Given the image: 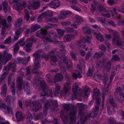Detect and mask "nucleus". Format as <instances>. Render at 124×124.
<instances>
[{
    "label": "nucleus",
    "mask_w": 124,
    "mask_h": 124,
    "mask_svg": "<svg viewBox=\"0 0 124 124\" xmlns=\"http://www.w3.org/2000/svg\"><path fill=\"white\" fill-rule=\"evenodd\" d=\"M32 104L33 106L32 110L34 111L37 112L41 108V106L39 101L37 100L34 101L32 102Z\"/></svg>",
    "instance_id": "obj_12"
},
{
    "label": "nucleus",
    "mask_w": 124,
    "mask_h": 124,
    "mask_svg": "<svg viewBox=\"0 0 124 124\" xmlns=\"http://www.w3.org/2000/svg\"><path fill=\"white\" fill-rule=\"evenodd\" d=\"M12 57L11 54H9L7 55L5 58V60H6L7 62L8 61L11 59Z\"/></svg>",
    "instance_id": "obj_64"
},
{
    "label": "nucleus",
    "mask_w": 124,
    "mask_h": 124,
    "mask_svg": "<svg viewBox=\"0 0 124 124\" xmlns=\"http://www.w3.org/2000/svg\"><path fill=\"white\" fill-rule=\"evenodd\" d=\"M63 79L62 75L61 74L58 73L56 74L54 76V81L53 82L55 83L57 82H60Z\"/></svg>",
    "instance_id": "obj_23"
},
{
    "label": "nucleus",
    "mask_w": 124,
    "mask_h": 124,
    "mask_svg": "<svg viewBox=\"0 0 124 124\" xmlns=\"http://www.w3.org/2000/svg\"><path fill=\"white\" fill-rule=\"evenodd\" d=\"M76 106L77 107L79 108L80 110H82L86 109L87 108V106L86 105H84L82 103H77Z\"/></svg>",
    "instance_id": "obj_37"
},
{
    "label": "nucleus",
    "mask_w": 124,
    "mask_h": 124,
    "mask_svg": "<svg viewBox=\"0 0 124 124\" xmlns=\"http://www.w3.org/2000/svg\"><path fill=\"white\" fill-rule=\"evenodd\" d=\"M74 19L75 21L72 26L74 28H77L79 24L83 22V19L80 16L78 15L75 16Z\"/></svg>",
    "instance_id": "obj_11"
},
{
    "label": "nucleus",
    "mask_w": 124,
    "mask_h": 124,
    "mask_svg": "<svg viewBox=\"0 0 124 124\" xmlns=\"http://www.w3.org/2000/svg\"><path fill=\"white\" fill-rule=\"evenodd\" d=\"M85 38L84 37L80 39L78 42L77 44L78 46L79 49L81 48H84L85 47Z\"/></svg>",
    "instance_id": "obj_18"
},
{
    "label": "nucleus",
    "mask_w": 124,
    "mask_h": 124,
    "mask_svg": "<svg viewBox=\"0 0 124 124\" xmlns=\"http://www.w3.org/2000/svg\"><path fill=\"white\" fill-rule=\"evenodd\" d=\"M82 30L85 34H90L91 33L90 29L88 27H83L82 28Z\"/></svg>",
    "instance_id": "obj_35"
},
{
    "label": "nucleus",
    "mask_w": 124,
    "mask_h": 124,
    "mask_svg": "<svg viewBox=\"0 0 124 124\" xmlns=\"http://www.w3.org/2000/svg\"><path fill=\"white\" fill-rule=\"evenodd\" d=\"M54 51L58 57L60 58V60L62 62L66 63V61L67 60L66 56L64 55H62L60 52L57 51L56 49L54 50Z\"/></svg>",
    "instance_id": "obj_13"
},
{
    "label": "nucleus",
    "mask_w": 124,
    "mask_h": 124,
    "mask_svg": "<svg viewBox=\"0 0 124 124\" xmlns=\"http://www.w3.org/2000/svg\"><path fill=\"white\" fill-rule=\"evenodd\" d=\"M90 92V89L89 87L87 86H85L84 89L83 91L82 92V94L84 98H86L88 96V92L89 93Z\"/></svg>",
    "instance_id": "obj_21"
},
{
    "label": "nucleus",
    "mask_w": 124,
    "mask_h": 124,
    "mask_svg": "<svg viewBox=\"0 0 124 124\" xmlns=\"http://www.w3.org/2000/svg\"><path fill=\"white\" fill-rule=\"evenodd\" d=\"M63 107L64 110L66 111H70L69 115L70 119V124H74L76 121V109H74L73 106L71 105L65 104L63 106Z\"/></svg>",
    "instance_id": "obj_1"
},
{
    "label": "nucleus",
    "mask_w": 124,
    "mask_h": 124,
    "mask_svg": "<svg viewBox=\"0 0 124 124\" xmlns=\"http://www.w3.org/2000/svg\"><path fill=\"white\" fill-rule=\"evenodd\" d=\"M11 4L13 5V8L17 10H19L22 7L21 3L16 0H13Z\"/></svg>",
    "instance_id": "obj_17"
},
{
    "label": "nucleus",
    "mask_w": 124,
    "mask_h": 124,
    "mask_svg": "<svg viewBox=\"0 0 124 124\" xmlns=\"http://www.w3.org/2000/svg\"><path fill=\"white\" fill-rule=\"evenodd\" d=\"M108 31L109 32L112 33L113 42L116 43L118 47L123 48L122 46H123L124 42L121 40L119 34L116 31L111 29H109Z\"/></svg>",
    "instance_id": "obj_3"
},
{
    "label": "nucleus",
    "mask_w": 124,
    "mask_h": 124,
    "mask_svg": "<svg viewBox=\"0 0 124 124\" xmlns=\"http://www.w3.org/2000/svg\"><path fill=\"white\" fill-rule=\"evenodd\" d=\"M115 93L117 95H119L122 93L121 88L120 87H117L116 89Z\"/></svg>",
    "instance_id": "obj_42"
},
{
    "label": "nucleus",
    "mask_w": 124,
    "mask_h": 124,
    "mask_svg": "<svg viewBox=\"0 0 124 124\" xmlns=\"http://www.w3.org/2000/svg\"><path fill=\"white\" fill-rule=\"evenodd\" d=\"M26 75H31V69L29 67H27L26 68Z\"/></svg>",
    "instance_id": "obj_63"
},
{
    "label": "nucleus",
    "mask_w": 124,
    "mask_h": 124,
    "mask_svg": "<svg viewBox=\"0 0 124 124\" xmlns=\"http://www.w3.org/2000/svg\"><path fill=\"white\" fill-rule=\"evenodd\" d=\"M54 52H50L49 53V55L50 57L51 61L54 63H55L57 61V59L56 57L54 55Z\"/></svg>",
    "instance_id": "obj_25"
},
{
    "label": "nucleus",
    "mask_w": 124,
    "mask_h": 124,
    "mask_svg": "<svg viewBox=\"0 0 124 124\" xmlns=\"http://www.w3.org/2000/svg\"><path fill=\"white\" fill-rule=\"evenodd\" d=\"M70 55L72 58L74 60H75L77 58L76 56L75 53L72 51H71L70 52Z\"/></svg>",
    "instance_id": "obj_59"
},
{
    "label": "nucleus",
    "mask_w": 124,
    "mask_h": 124,
    "mask_svg": "<svg viewBox=\"0 0 124 124\" xmlns=\"http://www.w3.org/2000/svg\"><path fill=\"white\" fill-rule=\"evenodd\" d=\"M40 85L43 92L40 93V96L44 97V96L49 95L48 92L49 88L44 80H42L40 81Z\"/></svg>",
    "instance_id": "obj_5"
},
{
    "label": "nucleus",
    "mask_w": 124,
    "mask_h": 124,
    "mask_svg": "<svg viewBox=\"0 0 124 124\" xmlns=\"http://www.w3.org/2000/svg\"><path fill=\"white\" fill-rule=\"evenodd\" d=\"M63 87L60 94L64 97L67 96L69 92L71 87L70 84H63Z\"/></svg>",
    "instance_id": "obj_7"
},
{
    "label": "nucleus",
    "mask_w": 124,
    "mask_h": 124,
    "mask_svg": "<svg viewBox=\"0 0 124 124\" xmlns=\"http://www.w3.org/2000/svg\"><path fill=\"white\" fill-rule=\"evenodd\" d=\"M55 103V104H53L52 106L54 107H57L58 106V103L57 101L56 100H47L46 101L45 103L44 108H46V109H48L50 107L52 106L51 102Z\"/></svg>",
    "instance_id": "obj_10"
},
{
    "label": "nucleus",
    "mask_w": 124,
    "mask_h": 124,
    "mask_svg": "<svg viewBox=\"0 0 124 124\" xmlns=\"http://www.w3.org/2000/svg\"><path fill=\"white\" fill-rule=\"evenodd\" d=\"M99 48L102 51L105 52L106 51L107 49L105 46L104 45L101 44L99 46Z\"/></svg>",
    "instance_id": "obj_58"
},
{
    "label": "nucleus",
    "mask_w": 124,
    "mask_h": 124,
    "mask_svg": "<svg viewBox=\"0 0 124 124\" xmlns=\"http://www.w3.org/2000/svg\"><path fill=\"white\" fill-rule=\"evenodd\" d=\"M40 27V26L37 24H35L31 28V33L35 31L36 30L39 29Z\"/></svg>",
    "instance_id": "obj_38"
},
{
    "label": "nucleus",
    "mask_w": 124,
    "mask_h": 124,
    "mask_svg": "<svg viewBox=\"0 0 124 124\" xmlns=\"http://www.w3.org/2000/svg\"><path fill=\"white\" fill-rule=\"evenodd\" d=\"M100 95V92L99 90L97 88L94 90V92L93 95V98H96L99 97Z\"/></svg>",
    "instance_id": "obj_27"
},
{
    "label": "nucleus",
    "mask_w": 124,
    "mask_h": 124,
    "mask_svg": "<svg viewBox=\"0 0 124 124\" xmlns=\"http://www.w3.org/2000/svg\"><path fill=\"white\" fill-rule=\"evenodd\" d=\"M24 40V39L23 38L21 39L17 42V44H18L19 46H23L25 44V42L23 41Z\"/></svg>",
    "instance_id": "obj_56"
},
{
    "label": "nucleus",
    "mask_w": 124,
    "mask_h": 124,
    "mask_svg": "<svg viewBox=\"0 0 124 124\" xmlns=\"http://www.w3.org/2000/svg\"><path fill=\"white\" fill-rule=\"evenodd\" d=\"M10 89L12 94L13 95H15L16 94V91L14 83L13 82L11 84Z\"/></svg>",
    "instance_id": "obj_36"
},
{
    "label": "nucleus",
    "mask_w": 124,
    "mask_h": 124,
    "mask_svg": "<svg viewBox=\"0 0 124 124\" xmlns=\"http://www.w3.org/2000/svg\"><path fill=\"white\" fill-rule=\"evenodd\" d=\"M93 66H92L91 67H90L87 73V75L90 77L92 76L93 74Z\"/></svg>",
    "instance_id": "obj_43"
},
{
    "label": "nucleus",
    "mask_w": 124,
    "mask_h": 124,
    "mask_svg": "<svg viewBox=\"0 0 124 124\" xmlns=\"http://www.w3.org/2000/svg\"><path fill=\"white\" fill-rule=\"evenodd\" d=\"M29 12L27 9H25L24 10V19L25 20H26L27 21H28L29 17L30 16L28 14Z\"/></svg>",
    "instance_id": "obj_46"
},
{
    "label": "nucleus",
    "mask_w": 124,
    "mask_h": 124,
    "mask_svg": "<svg viewBox=\"0 0 124 124\" xmlns=\"http://www.w3.org/2000/svg\"><path fill=\"white\" fill-rule=\"evenodd\" d=\"M97 9V11H99L101 13V15L103 16L108 18L110 17L111 16L110 14L102 5H98Z\"/></svg>",
    "instance_id": "obj_6"
},
{
    "label": "nucleus",
    "mask_w": 124,
    "mask_h": 124,
    "mask_svg": "<svg viewBox=\"0 0 124 124\" xmlns=\"http://www.w3.org/2000/svg\"><path fill=\"white\" fill-rule=\"evenodd\" d=\"M55 90H54V96H56L57 94H58L60 93L59 92L60 90V87L58 84H56L55 85Z\"/></svg>",
    "instance_id": "obj_32"
},
{
    "label": "nucleus",
    "mask_w": 124,
    "mask_h": 124,
    "mask_svg": "<svg viewBox=\"0 0 124 124\" xmlns=\"http://www.w3.org/2000/svg\"><path fill=\"white\" fill-rule=\"evenodd\" d=\"M75 38V35L69 34L65 35L63 37V40L65 42H70Z\"/></svg>",
    "instance_id": "obj_16"
},
{
    "label": "nucleus",
    "mask_w": 124,
    "mask_h": 124,
    "mask_svg": "<svg viewBox=\"0 0 124 124\" xmlns=\"http://www.w3.org/2000/svg\"><path fill=\"white\" fill-rule=\"evenodd\" d=\"M40 6V2L39 0H33L32 3L28 4V7L29 9H32L35 10L37 9Z\"/></svg>",
    "instance_id": "obj_9"
},
{
    "label": "nucleus",
    "mask_w": 124,
    "mask_h": 124,
    "mask_svg": "<svg viewBox=\"0 0 124 124\" xmlns=\"http://www.w3.org/2000/svg\"><path fill=\"white\" fill-rule=\"evenodd\" d=\"M0 23L2 26L8 28L10 26V25L8 24L6 22V20L5 19H2L0 21Z\"/></svg>",
    "instance_id": "obj_34"
},
{
    "label": "nucleus",
    "mask_w": 124,
    "mask_h": 124,
    "mask_svg": "<svg viewBox=\"0 0 124 124\" xmlns=\"http://www.w3.org/2000/svg\"><path fill=\"white\" fill-rule=\"evenodd\" d=\"M64 77L66 78L67 79V82L66 84H70V80H71V77L70 75L67 73H65Z\"/></svg>",
    "instance_id": "obj_39"
},
{
    "label": "nucleus",
    "mask_w": 124,
    "mask_h": 124,
    "mask_svg": "<svg viewBox=\"0 0 124 124\" xmlns=\"http://www.w3.org/2000/svg\"><path fill=\"white\" fill-rule=\"evenodd\" d=\"M104 55V53L102 52L96 53L94 55V57L98 58Z\"/></svg>",
    "instance_id": "obj_44"
},
{
    "label": "nucleus",
    "mask_w": 124,
    "mask_h": 124,
    "mask_svg": "<svg viewBox=\"0 0 124 124\" xmlns=\"http://www.w3.org/2000/svg\"><path fill=\"white\" fill-rule=\"evenodd\" d=\"M8 73V72L7 71L4 73L2 74L0 78V84L4 80L6 75Z\"/></svg>",
    "instance_id": "obj_49"
},
{
    "label": "nucleus",
    "mask_w": 124,
    "mask_h": 124,
    "mask_svg": "<svg viewBox=\"0 0 124 124\" xmlns=\"http://www.w3.org/2000/svg\"><path fill=\"white\" fill-rule=\"evenodd\" d=\"M2 5L3 6V9L5 13H6L8 11V12L10 11V7L9 8H8L7 9V8L8 7V3L7 2L4 1L3 2Z\"/></svg>",
    "instance_id": "obj_29"
},
{
    "label": "nucleus",
    "mask_w": 124,
    "mask_h": 124,
    "mask_svg": "<svg viewBox=\"0 0 124 124\" xmlns=\"http://www.w3.org/2000/svg\"><path fill=\"white\" fill-rule=\"evenodd\" d=\"M45 122L48 123H53L54 124H59V120L58 119L54 118L52 120H47V119L45 118Z\"/></svg>",
    "instance_id": "obj_31"
},
{
    "label": "nucleus",
    "mask_w": 124,
    "mask_h": 124,
    "mask_svg": "<svg viewBox=\"0 0 124 124\" xmlns=\"http://www.w3.org/2000/svg\"><path fill=\"white\" fill-rule=\"evenodd\" d=\"M60 4L59 0H55L52 1L49 4V6L50 7L56 8L59 7Z\"/></svg>",
    "instance_id": "obj_20"
},
{
    "label": "nucleus",
    "mask_w": 124,
    "mask_h": 124,
    "mask_svg": "<svg viewBox=\"0 0 124 124\" xmlns=\"http://www.w3.org/2000/svg\"><path fill=\"white\" fill-rule=\"evenodd\" d=\"M108 88L107 86L106 88L103 89L102 91L103 92V94L102 95V101H104L105 99L104 97L108 94Z\"/></svg>",
    "instance_id": "obj_33"
},
{
    "label": "nucleus",
    "mask_w": 124,
    "mask_h": 124,
    "mask_svg": "<svg viewBox=\"0 0 124 124\" xmlns=\"http://www.w3.org/2000/svg\"><path fill=\"white\" fill-rule=\"evenodd\" d=\"M1 90V96L2 97L4 98L5 97L6 95L7 91V87L6 84H4L2 86Z\"/></svg>",
    "instance_id": "obj_19"
},
{
    "label": "nucleus",
    "mask_w": 124,
    "mask_h": 124,
    "mask_svg": "<svg viewBox=\"0 0 124 124\" xmlns=\"http://www.w3.org/2000/svg\"><path fill=\"white\" fill-rule=\"evenodd\" d=\"M74 92V93L72 94V100H74L75 99L77 98L78 97V96H80V95H79V94L78 93H78Z\"/></svg>",
    "instance_id": "obj_57"
},
{
    "label": "nucleus",
    "mask_w": 124,
    "mask_h": 124,
    "mask_svg": "<svg viewBox=\"0 0 124 124\" xmlns=\"http://www.w3.org/2000/svg\"><path fill=\"white\" fill-rule=\"evenodd\" d=\"M14 46V48L13 50L14 53L16 54L19 49V46L18 44H17V43L15 44Z\"/></svg>",
    "instance_id": "obj_52"
},
{
    "label": "nucleus",
    "mask_w": 124,
    "mask_h": 124,
    "mask_svg": "<svg viewBox=\"0 0 124 124\" xmlns=\"http://www.w3.org/2000/svg\"><path fill=\"white\" fill-rule=\"evenodd\" d=\"M16 65L15 63L9 62L7 65L4 67V70L8 71L11 70L12 72H15L16 71Z\"/></svg>",
    "instance_id": "obj_8"
},
{
    "label": "nucleus",
    "mask_w": 124,
    "mask_h": 124,
    "mask_svg": "<svg viewBox=\"0 0 124 124\" xmlns=\"http://www.w3.org/2000/svg\"><path fill=\"white\" fill-rule=\"evenodd\" d=\"M96 67L99 69L104 66V71L108 72L110 70L111 67V63L110 61H108L105 59L103 58L98 60L96 63Z\"/></svg>",
    "instance_id": "obj_2"
},
{
    "label": "nucleus",
    "mask_w": 124,
    "mask_h": 124,
    "mask_svg": "<svg viewBox=\"0 0 124 124\" xmlns=\"http://www.w3.org/2000/svg\"><path fill=\"white\" fill-rule=\"evenodd\" d=\"M69 13H68L66 12H61L59 15V18L60 19H63L69 14Z\"/></svg>",
    "instance_id": "obj_30"
},
{
    "label": "nucleus",
    "mask_w": 124,
    "mask_h": 124,
    "mask_svg": "<svg viewBox=\"0 0 124 124\" xmlns=\"http://www.w3.org/2000/svg\"><path fill=\"white\" fill-rule=\"evenodd\" d=\"M78 86L76 85L75 87H73L72 89V91L73 92H75L77 93H79V92H78L79 91H78Z\"/></svg>",
    "instance_id": "obj_60"
},
{
    "label": "nucleus",
    "mask_w": 124,
    "mask_h": 124,
    "mask_svg": "<svg viewBox=\"0 0 124 124\" xmlns=\"http://www.w3.org/2000/svg\"><path fill=\"white\" fill-rule=\"evenodd\" d=\"M15 115L17 121L19 122L23 120L24 117L21 112L17 111Z\"/></svg>",
    "instance_id": "obj_22"
},
{
    "label": "nucleus",
    "mask_w": 124,
    "mask_h": 124,
    "mask_svg": "<svg viewBox=\"0 0 124 124\" xmlns=\"http://www.w3.org/2000/svg\"><path fill=\"white\" fill-rule=\"evenodd\" d=\"M96 98L95 101L96 104L97 105V106L99 107L98 106L100 103L101 98L100 97H97V98Z\"/></svg>",
    "instance_id": "obj_62"
},
{
    "label": "nucleus",
    "mask_w": 124,
    "mask_h": 124,
    "mask_svg": "<svg viewBox=\"0 0 124 124\" xmlns=\"http://www.w3.org/2000/svg\"><path fill=\"white\" fill-rule=\"evenodd\" d=\"M22 22V19L21 18H20L18 20L15 21V24L17 27H18L20 26Z\"/></svg>",
    "instance_id": "obj_48"
},
{
    "label": "nucleus",
    "mask_w": 124,
    "mask_h": 124,
    "mask_svg": "<svg viewBox=\"0 0 124 124\" xmlns=\"http://www.w3.org/2000/svg\"><path fill=\"white\" fill-rule=\"evenodd\" d=\"M17 84H23V80L21 76H18L17 79Z\"/></svg>",
    "instance_id": "obj_50"
},
{
    "label": "nucleus",
    "mask_w": 124,
    "mask_h": 124,
    "mask_svg": "<svg viewBox=\"0 0 124 124\" xmlns=\"http://www.w3.org/2000/svg\"><path fill=\"white\" fill-rule=\"evenodd\" d=\"M93 34L94 35V37L100 40L101 42L103 41V37L101 33H99L94 32L93 33Z\"/></svg>",
    "instance_id": "obj_26"
},
{
    "label": "nucleus",
    "mask_w": 124,
    "mask_h": 124,
    "mask_svg": "<svg viewBox=\"0 0 124 124\" xmlns=\"http://www.w3.org/2000/svg\"><path fill=\"white\" fill-rule=\"evenodd\" d=\"M39 35H41L43 38H45L47 41H48L47 40V38H48L51 39H53V40H54L55 39H54L57 37L55 33L53 31H50L48 34L46 31L44 29L41 30Z\"/></svg>",
    "instance_id": "obj_4"
},
{
    "label": "nucleus",
    "mask_w": 124,
    "mask_h": 124,
    "mask_svg": "<svg viewBox=\"0 0 124 124\" xmlns=\"http://www.w3.org/2000/svg\"><path fill=\"white\" fill-rule=\"evenodd\" d=\"M21 33V32L20 29H18L16 31L15 35L14 36V41H16L18 39Z\"/></svg>",
    "instance_id": "obj_28"
},
{
    "label": "nucleus",
    "mask_w": 124,
    "mask_h": 124,
    "mask_svg": "<svg viewBox=\"0 0 124 124\" xmlns=\"http://www.w3.org/2000/svg\"><path fill=\"white\" fill-rule=\"evenodd\" d=\"M119 60V58L118 56L116 55H113L112 56V58L111 60V62H113L114 60L118 61Z\"/></svg>",
    "instance_id": "obj_53"
},
{
    "label": "nucleus",
    "mask_w": 124,
    "mask_h": 124,
    "mask_svg": "<svg viewBox=\"0 0 124 124\" xmlns=\"http://www.w3.org/2000/svg\"><path fill=\"white\" fill-rule=\"evenodd\" d=\"M15 97L11 95H8L6 97V101L10 103L11 101H13L15 100Z\"/></svg>",
    "instance_id": "obj_40"
},
{
    "label": "nucleus",
    "mask_w": 124,
    "mask_h": 124,
    "mask_svg": "<svg viewBox=\"0 0 124 124\" xmlns=\"http://www.w3.org/2000/svg\"><path fill=\"white\" fill-rule=\"evenodd\" d=\"M32 119V115L29 114L27 116L26 118L27 122L30 123Z\"/></svg>",
    "instance_id": "obj_55"
},
{
    "label": "nucleus",
    "mask_w": 124,
    "mask_h": 124,
    "mask_svg": "<svg viewBox=\"0 0 124 124\" xmlns=\"http://www.w3.org/2000/svg\"><path fill=\"white\" fill-rule=\"evenodd\" d=\"M66 64L68 66V69H70V71H71L72 70L71 67L72 65L71 61L70 60H68L66 63Z\"/></svg>",
    "instance_id": "obj_47"
},
{
    "label": "nucleus",
    "mask_w": 124,
    "mask_h": 124,
    "mask_svg": "<svg viewBox=\"0 0 124 124\" xmlns=\"http://www.w3.org/2000/svg\"><path fill=\"white\" fill-rule=\"evenodd\" d=\"M47 40L48 41L57 44V46L62 48L65 47V46L62 43H61L60 41H58L57 39H55L52 40L48 38H46Z\"/></svg>",
    "instance_id": "obj_14"
},
{
    "label": "nucleus",
    "mask_w": 124,
    "mask_h": 124,
    "mask_svg": "<svg viewBox=\"0 0 124 124\" xmlns=\"http://www.w3.org/2000/svg\"><path fill=\"white\" fill-rule=\"evenodd\" d=\"M44 116L42 113L40 112L38 115H37L35 117V119L36 120H38L39 118H42L44 117Z\"/></svg>",
    "instance_id": "obj_54"
},
{
    "label": "nucleus",
    "mask_w": 124,
    "mask_h": 124,
    "mask_svg": "<svg viewBox=\"0 0 124 124\" xmlns=\"http://www.w3.org/2000/svg\"><path fill=\"white\" fill-rule=\"evenodd\" d=\"M93 111L87 115L88 117L94 118L97 116L99 111V107L95 106L93 108Z\"/></svg>",
    "instance_id": "obj_15"
},
{
    "label": "nucleus",
    "mask_w": 124,
    "mask_h": 124,
    "mask_svg": "<svg viewBox=\"0 0 124 124\" xmlns=\"http://www.w3.org/2000/svg\"><path fill=\"white\" fill-rule=\"evenodd\" d=\"M108 122L110 124H114L115 123V121L113 118L110 117L108 120Z\"/></svg>",
    "instance_id": "obj_61"
},
{
    "label": "nucleus",
    "mask_w": 124,
    "mask_h": 124,
    "mask_svg": "<svg viewBox=\"0 0 124 124\" xmlns=\"http://www.w3.org/2000/svg\"><path fill=\"white\" fill-rule=\"evenodd\" d=\"M29 85V83L27 82L24 83L23 86L24 91L27 94H30L31 93L30 88Z\"/></svg>",
    "instance_id": "obj_24"
},
{
    "label": "nucleus",
    "mask_w": 124,
    "mask_h": 124,
    "mask_svg": "<svg viewBox=\"0 0 124 124\" xmlns=\"http://www.w3.org/2000/svg\"><path fill=\"white\" fill-rule=\"evenodd\" d=\"M7 109L5 111V113L7 114H12L13 113V111L12 108L9 106H7Z\"/></svg>",
    "instance_id": "obj_45"
},
{
    "label": "nucleus",
    "mask_w": 124,
    "mask_h": 124,
    "mask_svg": "<svg viewBox=\"0 0 124 124\" xmlns=\"http://www.w3.org/2000/svg\"><path fill=\"white\" fill-rule=\"evenodd\" d=\"M32 56L35 57V61L37 62H39L40 58V55L39 54H38L35 53L33 54Z\"/></svg>",
    "instance_id": "obj_41"
},
{
    "label": "nucleus",
    "mask_w": 124,
    "mask_h": 124,
    "mask_svg": "<svg viewBox=\"0 0 124 124\" xmlns=\"http://www.w3.org/2000/svg\"><path fill=\"white\" fill-rule=\"evenodd\" d=\"M36 41V40L35 39V38L33 36H32L30 38H28L26 40V41L27 42H32V43L33 42H35Z\"/></svg>",
    "instance_id": "obj_51"
}]
</instances>
